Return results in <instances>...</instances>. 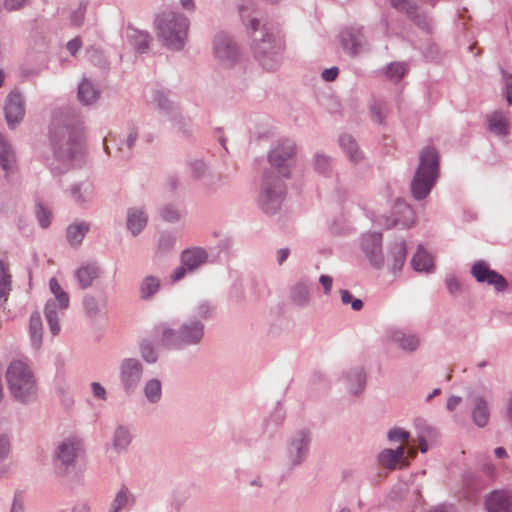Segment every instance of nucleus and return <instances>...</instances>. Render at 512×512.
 <instances>
[{
    "mask_svg": "<svg viewBox=\"0 0 512 512\" xmlns=\"http://www.w3.org/2000/svg\"><path fill=\"white\" fill-rule=\"evenodd\" d=\"M293 155L294 147L291 144L278 146L270 154L273 171L265 173L261 194V205L266 212L275 211L284 197L285 190L280 176L288 177V162Z\"/></svg>",
    "mask_w": 512,
    "mask_h": 512,
    "instance_id": "nucleus-1",
    "label": "nucleus"
},
{
    "mask_svg": "<svg viewBox=\"0 0 512 512\" xmlns=\"http://www.w3.org/2000/svg\"><path fill=\"white\" fill-rule=\"evenodd\" d=\"M438 153L434 148L427 147L420 154V163L411 183V191L415 199H424L431 191L438 177Z\"/></svg>",
    "mask_w": 512,
    "mask_h": 512,
    "instance_id": "nucleus-2",
    "label": "nucleus"
},
{
    "mask_svg": "<svg viewBox=\"0 0 512 512\" xmlns=\"http://www.w3.org/2000/svg\"><path fill=\"white\" fill-rule=\"evenodd\" d=\"M158 35L163 39L166 46L179 50L184 46L188 29V21L185 17L175 13H163L157 21Z\"/></svg>",
    "mask_w": 512,
    "mask_h": 512,
    "instance_id": "nucleus-3",
    "label": "nucleus"
},
{
    "mask_svg": "<svg viewBox=\"0 0 512 512\" xmlns=\"http://www.w3.org/2000/svg\"><path fill=\"white\" fill-rule=\"evenodd\" d=\"M6 380L12 395L25 401L36 393V383L30 368L21 361H13L6 372Z\"/></svg>",
    "mask_w": 512,
    "mask_h": 512,
    "instance_id": "nucleus-4",
    "label": "nucleus"
},
{
    "mask_svg": "<svg viewBox=\"0 0 512 512\" xmlns=\"http://www.w3.org/2000/svg\"><path fill=\"white\" fill-rule=\"evenodd\" d=\"M49 288L54 295L53 300H49L45 307V316L50 327L51 333L55 336L60 331L59 315L69 306V296L62 289L55 278L50 279Z\"/></svg>",
    "mask_w": 512,
    "mask_h": 512,
    "instance_id": "nucleus-5",
    "label": "nucleus"
},
{
    "mask_svg": "<svg viewBox=\"0 0 512 512\" xmlns=\"http://www.w3.org/2000/svg\"><path fill=\"white\" fill-rule=\"evenodd\" d=\"M250 28L252 30V49L256 57H264L268 53H272L276 55L275 50L279 48V44H277L273 35L259 31L257 32V27L259 26V21L257 19L250 20Z\"/></svg>",
    "mask_w": 512,
    "mask_h": 512,
    "instance_id": "nucleus-6",
    "label": "nucleus"
},
{
    "mask_svg": "<svg viewBox=\"0 0 512 512\" xmlns=\"http://www.w3.org/2000/svg\"><path fill=\"white\" fill-rule=\"evenodd\" d=\"M417 451L414 447L406 449L403 445H400L396 450L385 449L379 456V463L387 469L402 468L409 464L408 457L414 458Z\"/></svg>",
    "mask_w": 512,
    "mask_h": 512,
    "instance_id": "nucleus-7",
    "label": "nucleus"
},
{
    "mask_svg": "<svg viewBox=\"0 0 512 512\" xmlns=\"http://www.w3.org/2000/svg\"><path fill=\"white\" fill-rule=\"evenodd\" d=\"M181 259L182 265L178 267L171 276L173 281L182 279L186 272H191L205 263L207 254L204 249L191 248L182 253Z\"/></svg>",
    "mask_w": 512,
    "mask_h": 512,
    "instance_id": "nucleus-8",
    "label": "nucleus"
},
{
    "mask_svg": "<svg viewBox=\"0 0 512 512\" xmlns=\"http://www.w3.org/2000/svg\"><path fill=\"white\" fill-rule=\"evenodd\" d=\"M175 333L172 330L164 331V341L169 345L180 347L182 344L197 343L203 336V327L199 323L191 326H183L178 337L174 339Z\"/></svg>",
    "mask_w": 512,
    "mask_h": 512,
    "instance_id": "nucleus-9",
    "label": "nucleus"
},
{
    "mask_svg": "<svg viewBox=\"0 0 512 512\" xmlns=\"http://www.w3.org/2000/svg\"><path fill=\"white\" fill-rule=\"evenodd\" d=\"M471 273L478 282H487L493 285L498 291L505 289L507 286L504 277L494 270H491L483 261L476 262L472 267Z\"/></svg>",
    "mask_w": 512,
    "mask_h": 512,
    "instance_id": "nucleus-10",
    "label": "nucleus"
},
{
    "mask_svg": "<svg viewBox=\"0 0 512 512\" xmlns=\"http://www.w3.org/2000/svg\"><path fill=\"white\" fill-rule=\"evenodd\" d=\"M382 236L379 233H370L364 236L362 240L363 249L370 261V263L380 268L384 265V258L381 252Z\"/></svg>",
    "mask_w": 512,
    "mask_h": 512,
    "instance_id": "nucleus-11",
    "label": "nucleus"
},
{
    "mask_svg": "<svg viewBox=\"0 0 512 512\" xmlns=\"http://www.w3.org/2000/svg\"><path fill=\"white\" fill-rule=\"evenodd\" d=\"M142 375V366L136 359H125L121 364V380L126 391H132Z\"/></svg>",
    "mask_w": 512,
    "mask_h": 512,
    "instance_id": "nucleus-12",
    "label": "nucleus"
},
{
    "mask_svg": "<svg viewBox=\"0 0 512 512\" xmlns=\"http://www.w3.org/2000/svg\"><path fill=\"white\" fill-rule=\"evenodd\" d=\"M79 449V441L74 438L65 439L57 448L56 465L60 464L63 468H67L73 464Z\"/></svg>",
    "mask_w": 512,
    "mask_h": 512,
    "instance_id": "nucleus-13",
    "label": "nucleus"
},
{
    "mask_svg": "<svg viewBox=\"0 0 512 512\" xmlns=\"http://www.w3.org/2000/svg\"><path fill=\"white\" fill-rule=\"evenodd\" d=\"M394 213L399 215V217L395 218L391 222L389 221V219H386L384 226L387 229H390L395 226H400L402 228H410L415 222V213L413 209L405 202H396L394 206Z\"/></svg>",
    "mask_w": 512,
    "mask_h": 512,
    "instance_id": "nucleus-14",
    "label": "nucleus"
},
{
    "mask_svg": "<svg viewBox=\"0 0 512 512\" xmlns=\"http://www.w3.org/2000/svg\"><path fill=\"white\" fill-rule=\"evenodd\" d=\"M488 512H512V494L508 491H494L486 499Z\"/></svg>",
    "mask_w": 512,
    "mask_h": 512,
    "instance_id": "nucleus-15",
    "label": "nucleus"
},
{
    "mask_svg": "<svg viewBox=\"0 0 512 512\" xmlns=\"http://www.w3.org/2000/svg\"><path fill=\"white\" fill-rule=\"evenodd\" d=\"M5 116L10 127H13L16 123L22 120L24 116V107L20 94L16 92H11L9 94L5 107Z\"/></svg>",
    "mask_w": 512,
    "mask_h": 512,
    "instance_id": "nucleus-16",
    "label": "nucleus"
},
{
    "mask_svg": "<svg viewBox=\"0 0 512 512\" xmlns=\"http://www.w3.org/2000/svg\"><path fill=\"white\" fill-rule=\"evenodd\" d=\"M215 54L224 64H230L237 56V48L226 35H219L215 40Z\"/></svg>",
    "mask_w": 512,
    "mask_h": 512,
    "instance_id": "nucleus-17",
    "label": "nucleus"
},
{
    "mask_svg": "<svg viewBox=\"0 0 512 512\" xmlns=\"http://www.w3.org/2000/svg\"><path fill=\"white\" fill-rule=\"evenodd\" d=\"M406 258V244L405 242H400L394 245L389 251L386 262L388 268L392 272H396L401 270L404 265Z\"/></svg>",
    "mask_w": 512,
    "mask_h": 512,
    "instance_id": "nucleus-18",
    "label": "nucleus"
},
{
    "mask_svg": "<svg viewBox=\"0 0 512 512\" xmlns=\"http://www.w3.org/2000/svg\"><path fill=\"white\" fill-rule=\"evenodd\" d=\"M489 130L499 136L508 133V118L504 112L495 111L488 116Z\"/></svg>",
    "mask_w": 512,
    "mask_h": 512,
    "instance_id": "nucleus-19",
    "label": "nucleus"
},
{
    "mask_svg": "<svg viewBox=\"0 0 512 512\" xmlns=\"http://www.w3.org/2000/svg\"><path fill=\"white\" fill-rule=\"evenodd\" d=\"M341 42L344 50L351 55H355L361 45V33L353 29L344 30L341 33Z\"/></svg>",
    "mask_w": 512,
    "mask_h": 512,
    "instance_id": "nucleus-20",
    "label": "nucleus"
},
{
    "mask_svg": "<svg viewBox=\"0 0 512 512\" xmlns=\"http://www.w3.org/2000/svg\"><path fill=\"white\" fill-rule=\"evenodd\" d=\"M474 404L475 407L472 412L473 420L476 425L483 427L488 423L489 419L486 401L482 397L477 396L474 398Z\"/></svg>",
    "mask_w": 512,
    "mask_h": 512,
    "instance_id": "nucleus-21",
    "label": "nucleus"
},
{
    "mask_svg": "<svg viewBox=\"0 0 512 512\" xmlns=\"http://www.w3.org/2000/svg\"><path fill=\"white\" fill-rule=\"evenodd\" d=\"M146 223L147 217L142 211L133 209L128 212L127 226L134 235L138 234Z\"/></svg>",
    "mask_w": 512,
    "mask_h": 512,
    "instance_id": "nucleus-22",
    "label": "nucleus"
},
{
    "mask_svg": "<svg viewBox=\"0 0 512 512\" xmlns=\"http://www.w3.org/2000/svg\"><path fill=\"white\" fill-rule=\"evenodd\" d=\"M412 266L416 271L429 272L433 267V258L422 247H419L412 258Z\"/></svg>",
    "mask_w": 512,
    "mask_h": 512,
    "instance_id": "nucleus-23",
    "label": "nucleus"
},
{
    "mask_svg": "<svg viewBox=\"0 0 512 512\" xmlns=\"http://www.w3.org/2000/svg\"><path fill=\"white\" fill-rule=\"evenodd\" d=\"M98 268L95 265H86L79 268L76 277L82 288L89 287L98 276Z\"/></svg>",
    "mask_w": 512,
    "mask_h": 512,
    "instance_id": "nucleus-24",
    "label": "nucleus"
},
{
    "mask_svg": "<svg viewBox=\"0 0 512 512\" xmlns=\"http://www.w3.org/2000/svg\"><path fill=\"white\" fill-rule=\"evenodd\" d=\"M14 163V152L0 133V165L7 171L12 168Z\"/></svg>",
    "mask_w": 512,
    "mask_h": 512,
    "instance_id": "nucleus-25",
    "label": "nucleus"
},
{
    "mask_svg": "<svg viewBox=\"0 0 512 512\" xmlns=\"http://www.w3.org/2000/svg\"><path fill=\"white\" fill-rule=\"evenodd\" d=\"M98 95V91L88 80H83L79 85L78 98L82 103L89 105L97 100Z\"/></svg>",
    "mask_w": 512,
    "mask_h": 512,
    "instance_id": "nucleus-26",
    "label": "nucleus"
},
{
    "mask_svg": "<svg viewBox=\"0 0 512 512\" xmlns=\"http://www.w3.org/2000/svg\"><path fill=\"white\" fill-rule=\"evenodd\" d=\"M89 227L86 223L72 224L67 228V239L69 243L73 246L79 245Z\"/></svg>",
    "mask_w": 512,
    "mask_h": 512,
    "instance_id": "nucleus-27",
    "label": "nucleus"
},
{
    "mask_svg": "<svg viewBox=\"0 0 512 512\" xmlns=\"http://www.w3.org/2000/svg\"><path fill=\"white\" fill-rule=\"evenodd\" d=\"M392 339L399 345L400 348L407 351H413L419 345V339L416 336L406 335L400 331L395 332L392 336Z\"/></svg>",
    "mask_w": 512,
    "mask_h": 512,
    "instance_id": "nucleus-28",
    "label": "nucleus"
},
{
    "mask_svg": "<svg viewBox=\"0 0 512 512\" xmlns=\"http://www.w3.org/2000/svg\"><path fill=\"white\" fill-rule=\"evenodd\" d=\"M30 336L33 346L39 348L42 342V320L38 313L31 315Z\"/></svg>",
    "mask_w": 512,
    "mask_h": 512,
    "instance_id": "nucleus-29",
    "label": "nucleus"
},
{
    "mask_svg": "<svg viewBox=\"0 0 512 512\" xmlns=\"http://www.w3.org/2000/svg\"><path fill=\"white\" fill-rule=\"evenodd\" d=\"M144 393L150 402H157L161 397V383L159 380L152 379L144 387Z\"/></svg>",
    "mask_w": 512,
    "mask_h": 512,
    "instance_id": "nucleus-30",
    "label": "nucleus"
},
{
    "mask_svg": "<svg viewBox=\"0 0 512 512\" xmlns=\"http://www.w3.org/2000/svg\"><path fill=\"white\" fill-rule=\"evenodd\" d=\"M340 144L346 153L349 155L350 159L354 162L358 161L359 153L357 149V145L354 139L349 135H344L340 138Z\"/></svg>",
    "mask_w": 512,
    "mask_h": 512,
    "instance_id": "nucleus-31",
    "label": "nucleus"
},
{
    "mask_svg": "<svg viewBox=\"0 0 512 512\" xmlns=\"http://www.w3.org/2000/svg\"><path fill=\"white\" fill-rule=\"evenodd\" d=\"M407 71V67L404 63H391L386 70L387 77L394 81L398 82L405 75Z\"/></svg>",
    "mask_w": 512,
    "mask_h": 512,
    "instance_id": "nucleus-32",
    "label": "nucleus"
},
{
    "mask_svg": "<svg viewBox=\"0 0 512 512\" xmlns=\"http://www.w3.org/2000/svg\"><path fill=\"white\" fill-rule=\"evenodd\" d=\"M160 286L159 280L154 277H146L141 285V295L143 298L150 297Z\"/></svg>",
    "mask_w": 512,
    "mask_h": 512,
    "instance_id": "nucleus-33",
    "label": "nucleus"
},
{
    "mask_svg": "<svg viewBox=\"0 0 512 512\" xmlns=\"http://www.w3.org/2000/svg\"><path fill=\"white\" fill-rule=\"evenodd\" d=\"M132 501L131 496L128 494L126 489H121L114 499L112 504V512H119L122 508H125Z\"/></svg>",
    "mask_w": 512,
    "mask_h": 512,
    "instance_id": "nucleus-34",
    "label": "nucleus"
},
{
    "mask_svg": "<svg viewBox=\"0 0 512 512\" xmlns=\"http://www.w3.org/2000/svg\"><path fill=\"white\" fill-rule=\"evenodd\" d=\"M130 439L129 431L123 427H119L115 431L114 446L116 448H125L129 445Z\"/></svg>",
    "mask_w": 512,
    "mask_h": 512,
    "instance_id": "nucleus-35",
    "label": "nucleus"
},
{
    "mask_svg": "<svg viewBox=\"0 0 512 512\" xmlns=\"http://www.w3.org/2000/svg\"><path fill=\"white\" fill-rule=\"evenodd\" d=\"M131 39H134L136 48L143 52L148 47L149 43V35L147 33L132 30L131 34L129 35Z\"/></svg>",
    "mask_w": 512,
    "mask_h": 512,
    "instance_id": "nucleus-36",
    "label": "nucleus"
},
{
    "mask_svg": "<svg viewBox=\"0 0 512 512\" xmlns=\"http://www.w3.org/2000/svg\"><path fill=\"white\" fill-rule=\"evenodd\" d=\"M10 287V276L7 274L4 263L0 261V298L5 297Z\"/></svg>",
    "mask_w": 512,
    "mask_h": 512,
    "instance_id": "nucleus-37",
    "label": "nucleus"
},
{
    "mask_svg": "<svg viewBox=\"0 0 512 512\" xmlns=\"http://www.w3.org/2000/svg\"><path fill=\"white\" fill-rule=\"evenodd\" d=\"M391 5L408 16L413 17L414 15V5L411 0H391Z\"/></svg>",
    "mask_w": 512,
    "mask_h": 512,
    "instance_id": "nucleus-38",
    "label": "nucleus"
},
{
    "mask_svg": "<svg viewBox=\"0 0 512 512\" xmlns=\"http://www.w3.org/2000/svg\"><path fill=\"white\" fill-rule=\"evenodd\" d=\"M83 153V146L80 142L70 143L65 151L61 153V157L67 159H74L76 156H80Z\"/></svg>",
    "mask_w": 512,
    "mask_h": 512,
    "instance_id": "nucleus-39",
    "label": "nucleus"
},
{
    "mask_svg": "<svg viewBox=\"0 0 512 512\" xmlns=\"http://www.w3.org/2000/svg\"><path fill=\"white\" fill-rule=\"evenodd\" d=\"M36 215L39 220L40 225L43 228H46L50 224L51 213L46 210L42 205H37Z\"/></svg>",
    "mask_w": 512,
    "mask_h": 512,
    "instance_id": "nucleus-40",
    "label": "nucleus"
},
{
    "mask_svg": "<svg viewBox=\"0 0 512 512\" xmlns=\"http://www.w3.org/2000/svg\"><path fill=\"white\" fill-rule=\"evenodd\" d=\"M341 300L344 304L351 303L352 308L358 311L362 308L363 303L360 299H353L352 295L347 290L341 291Z\"/></svg>",
    "mask_w": 512,
    "mask_h": 512,
    "instance_id": "nucleus-41",
    "label": "nucleus"
},
{
    "mask_svg": "<svg viewBox=\"0 0 512 512\" xmlns=\"http://www.w3.org/2000/svg\"><path fill=\"white\" fill-rule=\"evenodd\" d=\"M388 438L391 441H401L403 443H406L408 441L409 434H408V432H406L402 429L395 428V429L390 430V432L388 434Z\"/></svg>",
    "mask_w": 512,
    "mask_h": 512,
    "instance_id": "nucleus-42",
    "label": "nucleus"
},
{
    "mask_svg": "<svg viewBox=\"0 0 512 512\" xmlns=\"http://www.w3.org/2000/svg\"><path fill=\"white\" fill-rule=\"evenodd\" d=\"M141 353H142V356L143 358L149 362V363H153L156 361V355H155V352L153 350V348L151 347L150 344H147V343H143L141 345Z\"/></svg>",
    "mask_w": 512,
    "mask_h": 512,
    "instance_id": "nucleus-43",
    "label": "nucleus"
},
{
    "mask_svg": "<svg viewBox=\"0 0 512 512\" xmlns=\"http://www.w3.org/2000/svg\"><path fill=\"white\" fill-rule=\"evenodd\" d=\"M162 217L167 221H175L179 218V213L173 207H166L162 211Z\"/></svg>",
    "mask_w": 512,
    "mask_h": 512,
    "instance_id": "nucleus-44",
    "label": "nucleus"
},
{
    "mask_svg": "<svg viewBox=\"0 0 512 512\" xmlns=\"http://www.w3.org/2000/svg\"><path fill=\"white\" fill-rule=\"evenodd\" d=\"M506 85V99L509 105H512V77L504 74Z\"/></svg>",
    "mask_w": 512,
    "mask_h": 512,
    "instance_id": "nucleus-45",
    "label": "nucleus"
},
{
    "mask_svg": "<svg viewBox=\"0 0 512 512\" xmlns=\"http://www.w3.org/2000/svg\"><path fill=\"white\" fill-rule=\"evenodd\" d=\"M26 0H5V8L9 11L17 10L25 4Z\"/></svg>",
    "mask_w": 512,
    "mask_h": 512,
    "instance_id": "nucleus-46",
    "label": "nucleus"
},
{
    "mask_svg": "<svg viewBox=\"0 0 512 512\" xmlns=\"http://www.w3.org/2000/svg\"><path fill=\"white\" fill-rule=\"evenodd\" d=\"M91 387H92V391H93V394L95 397L100 398V399H105L106 391L103 386H101L97 382H93L91 384Z\"/></svg>",
    "mask_w": 512,
    "mask_h": 512,
    "instance_id": "nucleus-47",
    "label": "nucleus"
},
{
    "mask_svg": "<svg viewBox=\"0 0 512 512\" xmlns=\"http://www.w3.org/2000/svg\"><path fill=\"white\" fill-rule=\"evenodd\" d=\"M9 452V440L5 436L0 437V459L4 458Z\"/></svg>",
    "mask_w": 512,
    "mask_h": 512,
    "instance_id": "nucleus-48",
    "label": "nucleus"
},
{
    "mask_svg": "<svg viewBox=\"0 0 512 512\" xmlns=\"http://www.w3.org/2000/svg\"><path fill=\"white\" fill-rule=\"evenodd\" d=\"M337 75H338V68H336V67L325 69L323 71V73H322V77L326 81H333V80H335Z\"/></svg>",
    "mask_w": 512,
    "mask_h": 512,
    "instance_id": "nucleus-49",
    "label": "nucleus"
},
{
    "mask_svg": "<svg viewBox=\"0 0 512 512\" xmlns=\"http://www.w3.org/2000/svg\"><path fill=\"white\" fill-rule=\"evenodd\" d=\"M319 280H320V283L324 287L325 293L326 294L330 293L331 287H332V278L327 275H322Z\"/></svg>",
    "mask_w": 512,
    "mask_h": 512,
    "instance_id": "nucleus-50",
    "label": "nucleus"
},
{
    "mask_svg": "<svg viewBox=\"0 0 512 512\" xmlns=\"http://www.w3.org/2000/svg\"><path fill=\"white\" fill-rule=\"evenodd\" d=\"M80 47H81V42L77 38H75L67 43V49L73 55L78 51V49Z\"/></svg>",
    "mask_w": 512,
    "mask_h": 512,
    "instance_id": "nucleus-51",
    "label": "nucleus"
},
{
    "mask_svg": "<svg viewBox=\"0 0 512 512\" xmlns=\"http://www.w3.org/2000/svg\"><path fill=\"white\" fill-rule=\"evenodd\" d=\"M461 397L452 396L447 401V409L453 411L461 402Z\"/></svg>",
    "mask_w": 512,
    "mask_h": 512,
    "instance_id": "nucleus-52",
    "label": "nucleus"
},
{
    "mask_svg": "<svg viewBox=\"0 0 512 512\" xmlns=\"http://www.w3.org/2000/svg\"><path fill=\"white\" fill-rule=\"evenodd\" d=\"M298 292L299 293V298L297 299L298 302L300 303H304L307 301V297H308V292H307V289L306 287L304 286H299L296 288V291L295 293Z\"/></svg>",
    "mask_w": 512,
    "mask_h": 512,
    "instance_id": "nucleus-53",
    "label": "nucleus"
},
{
    "mask_svg": "<svg viewBox=\"0 0 512 512\" xmlns=\"http://www.w3.org/2000/svg\"><path fill=\"white\" fill-rule=\"evenodd\" d=\"M328 165V159L322 155L316 157V166L320 170L324 171V168Z\"/></svg>",
    "mask_w": 512,
    "mask_h": 512,
    "instance_id": "nucleus-54",
    "label": "nucleus"
},
{
    "mask_svg": "<svg viewBox=\"0 0 512 512\" xmlns=\"http://www.w3.org/2000/svg\"><path fill=\"white\" fill-rule=\"evenodd\" d=\"M289 250L288 249H280L277 252V260L279 264H282L288 257Z\"/></svg>",
    "mask_w": 512,
    "mask_h": 512,
    "instance_id": "nucleus-55",
    "label": "nucleus"
},
{
    "mask_svg": "<svg viewBox=\"0 0 512 512\" xmlns=\"http://www.w3.org/2000/svg\"><path fill=\"white\" fill-rule=\"evenodd\" d=\"M295 445V448L299 451V453H302L303 449L307 446V440L305 436H302L301 439H299L296 443H293Z\"/></svg>",
    "mask_w": 512,
    "mask_h": 512,
    "instance_id": "nucleus-56",
    "label": "nucleus"
},
{
    "mask_svg": "<svg viewBox=\"0 0 512 512\" xmlns=\"http://www.w3.org/2000/svg\"><path fill=\"white\" fill-rule=\"evenodd\" d=\"M11 512H23L22 503L18 496L14 498L13 506Z\"/></svg>",
    "mask_w": 512,
    "mask_h": 512,
    "instance_id": "nucleus-57",
    "label": "nucleus"
},
{
    "mask_svg": "<svg viewBox=\"0 0 512 512\" xmlns=\"http://www.w3.org/2000/svg\"><path fill=\"white\" fill-rule=\"evenodd\" d=\"M83 11L82 10H79L78 12H76V14L72 17V21L75 25H80L82 20H83Z\"/></svg>",
    "mask_w": 512,
    "mask_h": 512,
    "instance_id": "nucleus-58",
    "label": "nucleus"
},
{
    "mask_svg": "<svg viewBox=\"0 0 512 512\" xmlns=\"http://www.w3.org/2000/svg\"><path fill=\"white\" fill-rule=\"evenodd\" d=\"M447 284H448V288L451 292H454L455 290H457L459 288V284H458L457 280H455V279L448 280Z\"/></svg>",
    "mask_w": 512,
    "mask_h": 512,
    "instance_id": "nucleus-59",
    "label": "nucleus"
},
{
    "mask_svg": "<svg viewBox=\"0 0 512 512\" xmlns=\"http://www.w3.org/2000/svg\"><path fill=\"white\" fill-rule=\"evenodd\" d=\"M182 7L188 10H192L194 8L193 0H181Z\"/></svg>",
    "mask_w": 512,
    "mask_h": 512,
    "instance_id": "nucleus-60",
    "label": "nucleus"
},
{
    "mask_svg": "<svg viewBox=\"0 0 512 512\" xmlns=\"http://www.w3.org/2000/svg\"><path fill=\"white\" fill-rule=\"evenodd\" d=\"M356 380H357V383H358V388L362 389L363 386H364L365 378H364V376H363V374L361 372L356 374Z\"/></svg>",
    "mask_w": 512,
    "mask_h": 512,
    "instance_id": "nucleus-61",
    "label": "nucleus"
},
{
    "mask_svg": "<svg viewBox=\"0 0 512 512\" xmlns=\"http://www.w3.org/2000/svg\"><path fill=\"white\" fill-rule=\"evenodd\" d=\"M419 449L421 450V452L425 453L427 450H428V446L427 444L425 443L424 439L423 438H420L419 439Z\"/></svg>",
    "mask_w": 512,
    "mask_h": 512,
    "instance_id": "nucleus-62",
    "label": "nucleus"
},
{
    "mask_svg": "<svg viewBox=\"0 0 512 512\" xmlns=\"http://www.w3.org/2000/svg\"><path fill=\"white\" fill-rule=\"evenodd\" d=\"M495 454H496V456H497L498 458H502V457H504V456L506 455V451H505V449H504V448L499 447V448H496V450H495Z\"/></svg>",
    "mask_w": 512,
    "mask_h": 512,
    "instance_id": "nucleus-63",
    "label": "nucleus"
},
{
    "mask_svg": "<svg viewBox=\"0 0 512 512\" xmlns=\"http://www.w3.org/2000/svg\"><path fill=\"white\" fill-rule=\"evenodd\" d=\"M73 512H88V507L86 505L82 504V505L76 506L73 509Z\"/></svg>",
    "mask_w": 512,
    "mask_h": 512,
    "instance_id": "nucleus-64",
    "label": "nucleus"
}]
</instances>
